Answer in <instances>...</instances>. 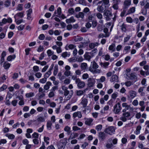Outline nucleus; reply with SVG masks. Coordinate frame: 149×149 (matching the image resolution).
I'll use <instances>...</instances> for the list:
<instances>
[{"label": "nucleus", "instance_id": "2eb2a0df", "mask_svg": "<svg viewBox=\"0 0 149 149\" xmlns=\"http://www.w3.org/2000/svg\"><path fill=\"white\" fill-rule=\"evenodd\" d=\"M16 58V55L13 54L8 56L7 58V60L8 61H11Z\"/></svg>", "mask_w": 149, "mask_h": 149}, {"label": "nucleus", "instance_id": "4be33fe9", "mask_svg": "<svg viewBox=\"0 0 149 149\" xmlns=\"http://www.w3.org/2000/svg\"><path fill=\"white\" fill-rule=\"evenodd\" d=\"M5 136L8 137L9 139H13L15 138V136L13 134L7 133L6 134Z\"/></svg>", "mask_w": 149, "mask_h": 149}, {"label": "nucleus", "instance_id": "69168bd1", "mask_svg": "<svg viewBox=\"0 0 149 149\" xmlns=\"http://www.w3.org/2000/svg\"><path fill=\"white\" fill-rule=\"evenodd\" d=\"M30 50L31 49L29 48H26L25 49V54L26 55H29V52Z\"/></svg>", "mask_w": 149, "mask_h": 149}, {"label": "nucleus", "instance_id": "0eeeda50", "mask_svg": "<svg viewBox=\"0 0 149 149\" xmlns=\"http://www.w3.org/2000/svg\"><path fill=\"white\" fill-rule=\"evenodd\" d=\"M75 82L77 84V86L79 88L84 87L85 86V83L84 81H81L79 78L77 79Z\"/></svg>", "mask_w": 149, "mask_h": 149}, {"label": "nucleus", "instance_id": "c9c22d12", "mask_svg": "<svg viewBox=\"0 0 149 149\" xmlns=\"http://www.w3.org/2000/svg\"><path fill=\"white\" fill-rule=\"evenodd\" d=\"M32 9L31 8L29 9L27 11V18L29 19V18H30L31 14L32 13Z\"/></svg>", "mask_w": 149, "mask_h": 149}, {"label": "nucleus", "instance_id": "2f4dec72", "mask_svg": "<svg viewBox=\"0 0 149 149\" xmlns=\"http://www.w3.org/2000/svg\"><path fill=\"white\" fill-rule=\"evenodd\" d=\"M87 66V63H83L81 64V69L83 70H85Z\"/></svg>", "mask_w": 149, "mask_h": 149}, {"label": "nucleus", "instance_id": "a211bd4d", "mask_svg": "<svg viewBox=\"0 0 149 149\" xmlns=\"http://www.w3.org/2000/svg\"><path fill=\"white\" fill-rule=\"evenodd\" d=\"M76 47V45H73V44H70L67 47V45L65 46V49L68 50V49H72L74 48H75Z\"/></svg>", "mask_w": 149, "mask_h": 149}, {"label": "nucleus", "instance_id": "9d476101", "mask_svg": "<svg viewBox=\"0 0 149 149\" xmlns=\"http://www.w3.org/2000/svg\"><path fill=\"white\" fill-rule=\"evenodd\" d=\"M8 78V77L5 74H2L0 76V84L3 83Z\"/></svg>", "mask_w": 149, "mask_h": 149}, {"label": "nucleus", "instance_id": "052dcab7", "mask_svg": "<svg viewBox=\"0 0 149 149\" xmlns=\"http://www.w3.org/2000/svg\"><path fill=\"white\" fill-rule=\"evenodd\" d=\"M95 46L96 45L95 43H92L89 44V47L90 48L93 49L95 47Z\"/></svg>", "mask_w": 149, "mask_h": 149}, {"label": "nucleus", "instance_id": "6e6d98bb", "mask_svg": "<svg viewBox=\"0 0 149 149\" xmlns=\"http://www.w3.org/2000/svg\"><path fill=\"white\" fill-rule=\"evenodd\" d=\"M138 147L141 149H149L148 148H143V146L142 143H139L138 145Z\"/></svg>", "mask_w": 149, "mask_h": 149}, {"label": "nucleus", "instance_id": "5701e85b", "mask_svg": "<svg viewBox=\"0 0 149 149\" xmlns=\"http://www.w3.org/2000/svg\"><path fill=\"white\" fill-rule=\"evenodd\" d=\"M135 8L134 7H132L130 8L128 11L126 15L133 13L135 12Z\"/></svg>", "mask_w": 149, "mask_h": 149}, {"label": "nucleus", "instance_id": "473e14b6", "mask_svg": "<svg viewBox=\"0 0 149 149\" xmlns=\"http://www.w3.org/2000/svg\"><path fill=\"white\" fill-rule=\"evenodd\" d=\"M7 22V19L4 18L2 20V22H0V26H3Z\"/></svg>", "mask_w": 149, "mask_h": 149}, {"label": "nucleus", "instance_id": "1a4fd4ad", "mask_svg": "<svg viewBox=\"0 0 149 149\" xmlns=\"http://www.w3.org/2000/svg\"><path fill=\"white\" fill-rule=\"evenodd\" d=\"M88 19L89 21H91L93 19L95 16L94 13L91 14V12H89L88 14Z\"/></svg>", "mask_w": 149, "mask_h": 149}, {"label": "nucleus", "instance_id": "ddd939ff", "mask_svg": "<svg viewBox=\"0 0 149 149\" xmlns=\"http://www.w3.org/2000/svg\"><path fill=\"white\" fill-rule=\"evenodd\" d=\"M106 137L105 134L103 132H100L99 133V137L101 140L104 141Z\"/></svg>", "mask_w": 149, "mask_h": 149}, {"label": "nucleus", "instance_id": "393cba45", "mask_svg": "<svg viewBox=\"0 0 149 149\" xmlns=\"http://www.w3.org/2000/svg\"><path fill=\"white\" fill-rule=\"evenodd\" d=\"M57 14L56 15V16L60 17L62 13L61 9L60 7H59L58 8L57 10Z\"/></svg>", "mask_w": 149, "mask_h": 149}, {"label": "nucleus", "instance_id": "39448f33", "mask_svg": "<svg viewBox=\"0 0 149 149\" xmlns=\"http://www.w3.org/2000/svg\"><path fill=\"white\" fill-rule=\"evenodd\" d=\"M98 67V65L95 61L91 62L89 70L91 72H93L94 69H96Z\"/></svg>", "mask_w": 149, "mask_h": 149}, {"label": "nucleus", "instance_id": "13d9d810", "mask_svg": "<svg viewBox=\"0 0 149 149\" xmlns=\"http://www.w3.org/2000/svg\"><path fill=\"white\" fill-rule=\"evenodd\" d=\"M97 24V22L96 20H93L92 21V25L93 27H95Z\"/></svg>", "mask_w": 149, "mask_h": 149}, {"label": "nucleus", "instance_id": "774afa93", "mask_svg": "<svg viewBox=\"0 0 149 149\" xmlns=\"http://www.w3.org/2000/svg\"><path fill=\"white\" fill-rule=\"evenodd\" d=\"M54 95V93L53 91L50 92L48 94V96L49 97H52Z\"/></svg>", "mask_w": 149, "mask_h": 149}, {"label": "nucleus", "instance_id": "a878e982", "mask_svg": "<svg viewBox=\"0 0 149 149\" xmlns=\"http://www.w3.org/2000/svg\"><path fill=\"white\" fill-rule=\"evenodd\" d=\"M37 120L40 123L42 122L45 121V119L43 116H39L37 118Z\"/></svg>", "mask_w": 149, "mask_h": 149}, {"label": "nucleus", "instance_id": "7ed1b4c3", "mask_svg": "<svg viewBox=\"0 0 149 149\" xmlns=\"http://www.w3.org/2000/svg\"><path fill=\"white\" fill-rule=\"evenodd\" d=\"M103 15L106 20L109 21L113 15L111 11L107 10L104 11Z\"/></svg>", "mask_w": 149, "mask_h": 149}, {"label": "nucleus", "instance_id": "603ef678", "mask_svg": "<svg viewBox=\"0 0 149 149\" xmlns=\"http://www.w3.org/2000/svg\"><path fill=\"white\" fill-rule=\"evenodd\" d=\"M98 31H101L103 29L104 32L106 34H107L108 32V29H97Z\"/></svg>", "mask_w": 149, "mask_h": 149}, {"label": "nucleus", "instance_id": "a19ab883", "mask_svg": "<svg viewBox=\"0 0 149 149\" xmlns=\"http://www.w3.org/2000/svg\"><path fill=\"white\" fill-rule=\"evenodd\" d=\"M68 13L71 15L73 14L74 13V10L73 8H70L68 10Z\"/></svg>", "mask_w": 149, "mask_h": 149}, {"label": "nucleus", "instance_id": "6e6552de", "mask_svg": "<svg viewBox=\"0 0 149 149\" xmlns=\"http://www.w3.org/2000/svg\"><path fill=\"white\" fill-rule=\"evenodd\" d=\"M105 7V6L104 4H102L101 6H98L97 10L99 12L102 13L103 12Z\"/></svg>", "mask_w": 149, "mask_h": 149}, {"label": "nucleus", "instance_id": "58836bf2", "mask_svg": "<svg viewBox=\"0 0 149 149\" xmlns=\"http://www.w3.org/2000/svg\"><path fill=\"white\" fill-rule=\"evenodd\" d=\"M82 103L84 107H86L87 104V100L86 99H84L82 100Z\"/></svg>", "mask_w": 149, "mask_h": 149}, {"label": "nucleus", "instance_id": "f8f14e48", "mask_svg": "<svg viewBox=\"0 0 149 149\" xmlns=\"http://www.w3.org/2000/svg\"><path fill=\"white\" fill-rule=\"evenodd\" d=\"M131 4V1L130 0H125L124 3V6L123 8L127 9L129 6Z\"/></svg>", "mask_w": 149, "mask_h": 149}, {"label": "nucleus", "instance_id": "72a5a7b5", "mask_svg": "<svg viewBox=\"0 0 149 149\" xmlns=\"http://www.w3.org/2000/svg\"><path fill=\"white\" fill-rule=\"evenodd\" d=\"M17 10L21 11L23 10V5L22 4H19L16 8Z\"/></svg>", "mask_w": 149, "mask_h": 149}, {"label": "nucleus", "instance_id": "79ce46f5", "mask_svg": "<svg viewBox=\"0 0 149 149\" xmlns=\"http://www.w3.org/2000/svg\"><path fill=\"white\" fill-rule=\"evenodd\" d=\"M125 86L127 87L130 86L132 84H133L132 82L130 81H128L125 83Z\"/></svg>", "mask_w": 149, "mask_h": 149}, {"label": "nucleus", "instance_id": "a18cd8bd", "mask_svg": "<svg viewBox=\"0 0 149 149\" xmlns=\"http://www.w3.org/2000/svg\"><path fill=\"white\" fill-rule=\"evenodd\" d=\"M44 48L43 46H42L41 45H40L38 47L37 51L38 52H42L44 50Z\"/></svg>", "mask_w": 149, "mask_h": 149}, {"label": "nucleus", "instance_id": "b1692460", "mask_svg": "<svg viewBox=\"0 0 149 149\" xmlns=\"http://www.w3.org/2000/svg\"><path fill=\"white\" fill-rule=\"evenodd\" d=\"M141 129V126L139 125H138L136 128V131L134 133L136 135L139 134L140 133V130Z\"/></svg>", "mask_w": 149, "mask_h": 149}, {"label": "nucleus", "instance_id": "3c124183", "mask_svg": "<svg viewBox=\"0 0 149 149\" xmlns=\"http://www.w3.org/2000/svg\"><path fill=\"white\" fill-rule=\"evenodd\" d=\"M96 16L98 19H102L103 18L102 15L100 13H97Z\"/></svg>", "mask_w": 149, "mask_h": 149}, {"label": "nucleus", "instance_id": "ea45409f", "mask_svg": "<svg viewBox=\"0 0 149 149\" xmlns=\"http://www.w3.org/2000/svg\"><path fill=\"white\" fill-rule=\"evenodd\" d=\"M84 92L83 91L79 90L77 92V95L78 96H80L83 95Z\"/></svg>", "mask_w": 149, "mask_h": 149}, {"label": "nucleus", "instance_id": "aec40b11", "mask_svg": "<svg viewBox=\"0 0 149 149\" xmlns=\"http://www.w3.org/2000/svg\"><path fill=\"white\" fill-rule=\"evenodd\" d=\"M52 85V83L50 81H47L46 84L44 86V88L45 90H48L49 88V87Z\"/></svg>", "mask_w": 149, "mask_h": 149}, {"label": "nucleus", "instance_id": "49530a36", "mask_svg": "<svg viewBox=\"0 0 149 149\" xmlns=\"http://www.w3.org/2000/svg\"><path fill=\"white\" fill-rule=\"evenodd\" d=\"M126 20L127 22L130 23H132L133 22V19L130 17H127L126 18Z\"/></svg>", "mask_w": 149, "mask_h": 149}, {"label": "nucleus", "instance_id": "423d86ee", "mask_svg": "<svg viewBox=\"0 0 149 149\" xmlns=\"http://www.w3.org/2000/svg\"><path fill=\"white\" fill-rule=\"evenodd\" d=\"M87 85L89 88H91L93 86L95 83V81L94 79L89 78L88 80Z\"/></svg>", "mask_w": 149, "mask_h": 149}, {"label": "nucleus", "instance_id": "dca6fc26", "mask_svg": "<svg viewBox=\"0 0 149 149\" xmlns=\"http://www.w3.org/2000/svg\"><path fill=\"white\" fill-rule=\"evenodd\" d=\"M74 40L76 42H79L83 40V38L78 35L75 36L73 37Z\"/></svg>", "mask_w": 149, "mask_h": 149}, {"label": "nucleus", "instance_id": "c756f323", "mask_svg": "<svg viewBox=\"0 0 149 149\" xmlns=\"http://www.w3.org/2000/svg\"><path fill=\"white\" fill-rule=\"evenodd\" d=\"M11 3V1L10 0H7L4 2V5L6 7H8L9 6Z\"/></svg>", "mask_w": 149, "mask_h": 149}, {"label": "nucleus", "instance_id": "9b49d317", "mask_svg": "<svg viewBox=\"0 0 149 149\" xmlns=\"http://www.w3.org/2000/svg\"><path fill=\"white\" fill-rule=\"evenodd\" d=\"M130 94L128 95V97L132 99L134 98L136 95V92L134 91H131L129 92Z\"/></svg>", "mask_w": 149, "mask_h": 149}, {"label": "nucleus", "instance_id": "bb28decb", "mask_svg": "<svg viewBox=\"0 0 149 149\" xmlns=\"http://www.w3.org/2000/svg\"><path fill=\"white\" fill-rule=\"evenodd\" d=\"M58 71V65H56L54 67V71L53 72V74L54 76H56V75Z\"/></svg>", "mask_w": 149, "mask_h": 149}, {"label": "nucleus", "instance_id": "412c9836", "mask_svg": "<svg viewBox=\"0 0 149 149\" xmlns=\"http://www.w3.org/2000/svg\"><path fill=\"white\" fill-rule=\"evenodd\" d=\"M24 12H20L17 13L14 16V17L15 19H16L18 17L20 18H22L23 17Z\"/></svg>", "mask_w": 149, "mask_h": 149}, {"label": "nucleus", "instance_id": "20e7f679", "mask_svg": "<svg viewBox=\"0 0 149 149\" xmlns=\"http://www.w3.org/2000/svg\"><path fill=\"white\" fill-rule=\"evenodd\" d=\"M115 129L113 126H110L107 128L105 130V132L110 135H112L115 133Z\"/></svg>", "mask_w": 149, "mask_h": 149}, {"label": "nucleus", "instance_id": "5fc2aeb1", "mask_svg": "<svg viewBox=\"0 0 149 149\" xmlns=\"http://www.w3.org/2000/svg\"><path fill=\"white\" fill-rule=\"evenodd\" d=\"M32 136L33 138H38L39 136V134L37 132H34L32 134Z\"/></svg>", "mask_w": 149, "mask_h": 149}, {"label": "nucleus", "instance_id": "4c0bfd02", "mask_svg": "<svg viewBox=\"0 0 149 149\" xmlns=\"http://www.w3.org/2000/svg\"><path fill=\"white\" fill-rule=\"evenodd\" d=\"M127 9L123 8V10L120 14V16L121 17L124 16L126 12Z\"/></svg>", "mask_w": 149, "mask_h": 149}, {"label": "nucleus", "instance_id": "6ab92c4d", "mask_svg": "<svg viewBox=\"0 0 149 149\" xmlns=\"http://www.w3.org/2000/svg\"><path fill=\"white\" fill-rule=\"evenodd\" d=\"M108 49L110 51H111L112 52H114L116 49V45L115 44L112 43L110 45L108 48Z\"/></svg>", "mask_w": 149, "mask_h": 149}, {"label": "nucleus", "instance_id": "09e8293b", "mask_svg": "<svg viewBox=\"0 0 149 149\" xmlns=\"http://www.w3.org/2000/svg\"><path fill=\"white\" fill-rule=\"evenodd\" d=\"M130 112H126L125 113H124L123 114V116H125L126 117H128L130 116Z\"/></svg>", "mask_w": 149, "mask_h": 149}, {"label": "nucleus", "instance_id": "8fccbe9b", "mask_svg": "<svg viewBox=\"0 0 149 149\" xmlns=\"http://www.w3.org/2000/svg\"><path fill=\"white\" fill-rule=\"evenodd\" d=\"M18 77V73L15 72L13 75L12 78L13 79H16Z\"/></svg>", "mask_w": 149, "mask_h": 149}, {"label": "nucleus", "instance_id": "4d7b16f0", "mask_svg": "<svg viewBox=\"0 0 149 149\" xmlns=\"http://www.w3.org/2000/svg\"><path fill=\"white\" fill-rule=\"evenodd\" d=\"M17 102L18 100H13L11 102V104L13 106L15 107L16 106Z\"/></svg>", "mask_w": 149, "mask_h": 149}, {"label": "nucleus", "instance_id": "7c9ffc66", "mask_svg": "<svg viewBox=\"0 0 149 149\" xmlns=\"http://www.w3.org/2000/svg\"><path fill=\"white\" fill-rule=\"evenodd\" d=\"M93 121V120L92 119L90 118L88 120H86L85 121V124L86 125L90 126L91 125V124L92 122Z\"/></svg>", "mask_w": 149, "mask_h": 149}, {"label": "nucleus", "instance_id": "680f3d73", "mask_svg": "<svg viewBox=\"0 0 149 149\" xmlns=\"http://www.w3.org/2000/svg\"><path fill=\"white\" fill-rule=\"evenodd\" d=\"M47 81L46 78L44 77L40 80L39 82L40 83L42 84H44Z\"/></svg>", "mask_w": 149, "mask_h": 149}, {"label": "nucleus", "instance_id": "e433bc0d", "mask_svg": "<svg viewBox=\"0 0 149 149\" xmlns=\"http://www.w3.org/2000/svg\"><path fill=\"white\" fill-rule=\"evenodd\" d=\"M7 86L5 84H3L2 86L0 88V92L6 89Z\"/></svg>", "mask_w": 149, "mask_h": 149}, {"label": "nucleus", "instance_id": "37998d69", "mask_svg": "<svg viewBox=\"0 0 149 149\" xmlns=\"http://www.w3.org/2000/svg\"><path fill=\"white\" fill-rule=\"evenodd\" d=\"M22 143L24 145H26L29 143V142L27 139H25L22 140Z\"/></svg>", "mask_w": 149, "mask_h": 149}, {"label": "nucleus", "instance_id": "f704fd0d", "mask_svg": "<svg viewBox=\"0 0 149 149\" xmlns=\"http://www.w3.org/2000/svg\"><path fill=\"white\" fill-rule=\"evenodd\" d=\"M34 93L33 92H30L26 94V96L28 98L32 97L34 96Z\"/></svg>", "mask_w": 149, "mask_h": 149}, {"label": "nucleus", "instance_id": "864d4df0", "mask_svg": "<svg viewBox=\"0 0 149 149\" xmlns=\"http://www.w3.org/2000/svg\"><path fill=\"white\" fill-rule=\"evenodd\" d=\"M45 38V36L43 34H41L40 35L38 38L39 40H43Z\"/></svg>", "mask_w": 149, "mask_h": 149}, {"label": "nucleus", "instance_id": "338daca9", "mask_svg": "<svg viewBox=\"0 0 149 149\" xmlns=\"http://www.w3.org/2000/svg\"><path fill=\"white\" fill-rule=\"evenodd\" d=\"M64 82L65 84H68L70 83V81L69 79H66L64 80Z\"/></svg>", "mask_w": 149, "mask_h": 149}, {"label": "nucleus", "instance_id": "4468645a", "mask_svg": "<svg viewBox=\"0 0 149 149\" xmlns=\"http://www.w3.org/2000/svg\"><path fill=\"white\" fill-rule=\"evenodd\" d=\"M110 80L111 82H118V77L116 74L113 75L112 76Z\"/></svg>", "mask_w": 149, "mask_h": 149}, {"label": "nucleus", "instance_id": "f3484780", "mask_svg": "<svg viewBox=\"0 0 149 149\" xmlns=\"http://www.w3.org/2000/svg\"><path fill=\"white\" fill-rule=\"evenodd\" d=\"M75 17L77 18H81L82 19H83L84 17V14L82 12H79L78 13V14L75 15Z\"/></svg>", "mask_w": 149, "mask_h": 149}, {"label": "nucleus", "instance_id": "c03bdc74", "mask_svg": "<svg viewBox=\"0 0 149 149\" xmlns=\"http://www.w3.org/2000/svg\"><path fill=\"white\" fill-rule=\"evenodd\" d=\"M102 128V125L100 124L97 125L95 127V129L97 131L101 130Z\"/></svg>", "mask_w": 149, "mask_h": 149}, {"label": "nucleus", "instance_id": "e2e57ef3", "mask_svg": "<svg viewBox=\"0 0 149 149\" xmlns=\"http://www.w3.org/2000/svg\"><path fill=\"white\" fill-rule=\"evenodd\" d=\"M70 127L68 126H66L64 128V131L68 132H70Z\"/></svg>", "mask_w": 149, "mask_h": 149}, {"label": "nucleus", "instance_id": "c85d7f7f", "mask_svg": "<svg viewBox=\"0 0 149 149\" xmlns=\"http://www.w3.org/2000/svg\"><path fill=\"white\" fill-rule=\"evenodd\" d=\"M109 64V63L108 62H105L104 63H101V65L103 66L104 68H107Z\"/></svg>", "mask_w": 149, "mask_h": 149}, {"label": "nucleus", "instance_id": "cd10ccee", "mask_svg": "<svg viewBox=\"0 0 149 149\" xmlns=\"http://www.w3.org/2000/svg\"><path fill=\"white\" fill-rule=\"evenodd\" d=\"M11 65V64L9 63H6L5 62L4 64L3 67L5 69L7 70L8 69Z\"/></svg>", "mask_w": 149, "mask_h": 149}, {"label": "nucleus", "instance_id": "f03ea898", "mask_svg": "<svg viewBox=\"0 0 149 149\" xmlns=\"http://www.w3.org/2000/svg\"><path fill=\"white\" fill-rule=\"evenodd\" d=\"M121 101H120L117 103L113 107V111L115 113L118 114L122 109L120 103Z\"/></svg>", "mask_w": 149, "mask_h": 149}, {"label": "nucleus", "instance_id": "f257e3e1", "mask_svg": "<svg viewBox=\"0 0 149 149\" xmlns=\"http://www.w3.org/2000/svg\"><path fill=\"white\" fill-rule=\"evenodd\" d=\"M97 50L96 48H94L91 52H86L84 55V58L88 61H90L91 59L96 54Z\"/></svg>", "mask_w": 149, "mask_h": 149}, {"label": "nucleus", "instance_id": "0e129e2a", "mask_svg": "<svg viewBox=\"0 0 149 149\" xmlns=\"http://www.w3.org/2000/svg\"><path fill=\"white\" fill-rule=\"evenodd\" d=\"M8 51L10 53H13L15 52L14 49L12 47H9L8 49Z\"/></svg>", "mask_w": 149, "mask_h": 149}, {"label": "nucleus", "instance_id": "bf43d9fd", "mask_svg": "<svg viewBox=\"0 0 149 149\" xmlns=\"http://www.w3.org/2000/svg\"><path fill=\"white\" fill-rule=\"evenodd\" d=\"M33 69L35 72H37L39 70V67L37 65L34 66L33 67Z\"/></svg>", "mask_w": 149, "mask_h": 149}, {"label": "nucleus", "instance_id": "de8ad7c7", "mask_svg": "<svg viewBox=\"0 0 149 149\" xmlns=\"http://www.w3.org/2000/svg\"><path fill=\"white\" fill-rule=\"evenodd\" d=\"M88 145V143L86 142H85L84 143L81 145V147L83 148V149H85Z\"/></svg>", "mask_w": 149, "mask_h": 149}]
</instances>
